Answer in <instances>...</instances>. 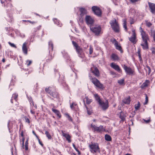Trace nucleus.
I'll return each mask as SVG.
<instances>
[{"label":"nucleus","mask_w":155,"mask_h":155,"mask_svg":"<svg viewBox=\"0 0 155 155\" xmlns=\"http://www.w3.org/2000/svg\"><path fill=\"white\" fill-rule=\"evenodd\" d=\"M139 31L142 38V41L140 45L143 49H147L149 48L147 42L148 40L149 39V36L141 27L140 28Z\"/></svg>","instance_id":"1"},{"label":"nucleus","mask_w":155,"mask_h":155,"mask_svg":"<svg viewBox=\"0 0 155 155\" xmlns=\"http://www.w3.org/2000/svg\"><path fill=\"white\" fill-rule=\"evenodd\" d=\"M19 137L20 140H22V144L23 146H24V143L25 139L26 141L25 143V145L24 148H25V150H28V141L29 140V137L27 133L23 130L21 131Z\"/></svg>","instance_id":"2"},{"label":"nucleus","mask_w":155,"mask_h":155,"mask_svg":"<svg viewBox=\"0 0 155 155\" xmlns=\"http://www.w3.org/2000/svg\"><path fill=\"white\" fill-rule=\"evenodd\" d=\"M90 79L92 83L97 88L103 89L104 88L103 85L101 84L100 81L95 78H93L90 74L89 75Z\"/></svg>","instance_id":"3"},{"label":"nucleus","mask_w":155,"mask_h":155,"mask_svg":"<svg viewBox=\"0 0 155 155\" xmlns=\"http://www.w3.org/2000/svg\"><path fill=\"white\" fill-rule=\"evenodd\" d=\"M45 91L54 97H56L58 95V93L56 91L55 87H49L46 88Z\"/></svg>","instance_id":"4"},{"label":"nucleus","mask_w":155,"mask_h":155,"mask_svg":"<svg viewBox=\"0 0 155 155\" xmlns=\"http://www.w3.org/2000/svg\"><path fill=\"white\" fill-rule=\"evenodd\" d=\"M72 43L75 48V49L78 56L81 58H84V54L82 49L79 46L78 44L75 42L72 41Z\"/></svg>","instance_id":"5"},{"label":"nucleus","mask_w":155,"mask_h":155,"mask_svg":"<svg viewBox=\"0 0 155 155\" xmlns=\"http://www.w3.org/2000/svg\"><path fill=\"white\" fill-rule=\"evenodd\" d=\"M110 24L112 28L115 32H119L120 31L119 26L115 19H114L111 21L110 22Z\"/></svg>","instance_id":"6"},{"label":"nucleus","mask_w":155,"mask_h":155,"mask_svg":"<svg viewBox=\"0 0 155 155\" xmlns=\"http://www.w3.org/2000/svg\"><path fill=\"white\" fill-rule=\"evenodd\" d=\"M90 28L91 31L96 35H98L102 33L101 27L99 25H97L95 26H91Z\"/></svg>","instance_id":"7"},{"label":"nucleus","mask_w":155,"mask_h":155,"mask_svg":"<svg viewBox=\"0 0 155 155\" xmlns=\"http://www.w3.org/2000/svg\"><path fill=\"white\" fill-rule=\"evenodd\" d=\"M91 127L92 130L96 132L97 133H102V132L104 131L105 130V128L103 126L100 125L99 127H97L95 125L91 124Z\"/></svg>","instance_id":"8"},{"label":"nucleus","mask_w":155,"mask_h":155,"mask_svg":"<svg viewBox=\"0 0 155 155\" xmlns=\"http://www.w3.org/2000/svg\"><path fill=\"white\" fill-rule=\"evenodd\" d=\"M91 151L94 153L100 151L98 144L97 143H93L90 145Z\"/></svg>","instance_id":"9"},{"label":"nucleus","mask_w":155,"mask_h":155,"mask_svg":"<svg viewBox=\"0 0 155 155\" xmlns=\"http://www.w3.org/2000/svg\"><path fill=\"white\" fill-rule=\"evenodd\" d=\"M132 35L131 37L129 38V40L133 44H135L137 41V40L135 30L133 29L132 30Z\"/></svg>","instance_id":"10"},{"label":"nucleus","mask_w":155,"mask_h":155,"mask_svg":"<svg viewBox=\"0 0 155 155\" xmlns=\"http://www.w3.org/2000/svg\"><path fill=\"white\" fill-rule=\"evenodd\" d=\"M99 104L101 106L103 110L107 109L109 107L108 102L107 100H106L105 102L101 101L99 103Z\"/></svg>","instance_id":"11"},{"label":"nucleus","mask_w":155,"mask_h":155,"mask_svg":"<svg viewBox=\"0 0 155 155\" xmlns=\"http://www.w3.org/2000/svg\"><path fill=\"white\" fill-rule=\"evenodd\" d=\"M122 66L127 74L131 75L133 74L134 71L130 68L127 67L125 64Z\"/></svg>","instance_id":"12"},{"label":"nucleus","mask_w":155,"mask_h":155,"mask_svg":"<svg viewBox=\"0 0 155 155\" xmlns=\"http://www.w3.org/2000/svg\"><path fill=\"white\" fill-rule=\"evenodd\" d=\"M92 9L94 13L96 15L100 16L101 15V11L100 9L98 7L95 6H93Z\"/></svg>","instance_id":"13"},{"label":"nucleus","mask_w":155,"mask_h":155,"mask_svg":"<svg viewBox=\"0 0 155 155\" xmlns=\"http://www.w3.org/2000/svg\"><path fill=\"white\" fill-rule=\"evenodd\" d=\"M91 71L95 76L98 77L100 76L99 71L97 67L93 66L91 68Z\"/></svg>","instance_id":"14"},{"label":"nucleus","mask_w":155,"mask_h":155,"mask_svg":"<svg viewBox=\"0 0 155 155\" xmlns=\"http://www.w3.org/2000/svg\"><path fill=\"white\" fill-rule=\"evenodd\" d=\"M110 66L111 68L117 71L118 72L120 73L122 72V70L120 67L114 63L112 62L110 64Z\"/></svg>","instance_id":"15"},{"label":"nucleus","mask_w":155,"mask_h":155,"mask_svg":"<svg viewBox=\"0 0 155 155\" xmlns=\"http://www.w3.org/2000/svg\"><path fill=\"white\" fill-rule=\"evenodd\" d=\"M113 43L114 44L116 48L117 49L120 51L121 53L123 52V51L122 49V48L120 45L118 44V42L116 41L115 39H114L112 40V41Z\"/></svg>","instance_id":"16"},{"label":"nucleus","mask_w":155,"mask_h":155,"mask_svg":"<svg viewBox=\"0 0 155 155\" xmlns=\"http://www.w3.org/2000/svg\"><path fill=\"white\" fill-rule=\"evenodd\" d=\"M80 10L81 12L80 15V17L81 18H80V21H82L83 20V16L86 14V10L85 9L83 8H81Z\"/></svg>","instance_id":"17"},{"label":"nucleus","mask_w":155,"mask_h":155,"mask_svg":"<svg viewBox=\"0 0 155 155\" xmlns=\"http://www.w3.org/2000/svg\"><path fill=\"white\" fill-rule=\"evenodd\" d=\"M85 20L87 25L92 24L94 21V19L90 16H86Z\"/></svg>","instance_id":"18"},{"label":"nucleus","mask_w":155,"mask_h":155,"mask_svg":"<svg viewBox=\"0 0 155 155\" xmlns=\"http://www.w3.org/2000/svg\"><path fill=\"white\" fill-rule=\"evenodd\" d=\"M1 2L2 4L4 3V6L6 7L12 6L11 0H1Z\"/></svg>","instance_id":"19"},{"label":"nucleus","mask_w":155,"mask_h":155,"mask_svg":"<svg viewBox=\"0 0 155 155\" xmlns=\"http://www.w3.org/2000/svg\"><path fill=\"white\" fill-rule=\"evenodd\" d=\"M148 5L150 12L153 14H155V4L149 2Z\"/></svg>","instance_id":"20"},{"label":"nucleus","mask_w":155,"mask_h":155,"mask_svg":"<svg viewBox=\"0 0 155 155\" xmlns=\"http://www.w3.org/2000/svg\"><path fill=\"white\" fill-rule=\"evenodd\" d=\"M27 43L25 42L24 43L22 46V50L24 54L25 55L28 54Z\"/></svg>","instance_id":"21"},{"label":"nucleus","mask_w":155,"mask_h":155,"mask_svg":"<svg viewBox=\"0 0 155 155\" xmlns=\"http://www.w3.org/2000/svg\"><path fill=\"white\" fill-rule=\"evenodd\" d=\"M62 133L63 136L66 138L67 140L68 141V143L71 142V136L68 134L65 133L63 131H62Z\"/></svg>","instance_id":"22"},{"label":"nucleus","mask_w":155,"mask_h":155,"mask_svg":"<svg viewBox=\"0 0 155 155\" xmlns=\"http://www.w3.org/2000/svg\"><path fill=\"white\" fill-rule=\"evenodd\" d=\"M111 58L114 61H118L120 60V58L117 54L115 53H113L111 55Z\"/></svg>","instance_id":"23"},{"label":"nucleus","mask_w":155,"mask_h":155,"mask_svg":"<svg viewBox=\"0 0 155 155\" xmlns=\"http://www.w3.org/2000/svg\"><path fill=\"white\" fill-rule=\"evenodd\" d=\"M70 107L71 109L77 111L78 110V106L76 103L73 102L71 104Z\"/></svg>","instance_id":"24"},{"label":"nucleus","mask_w":155,"mask_h":155,"mask_svg":"<svg viewBox=\"0 0 155 155\" xmlns=\"http://www.w3.org/2000/svg\"><path fill=\"white\" fill-rule=\"evenodd\" d=\"M130 101V96H128L125 98L123 100V102L126 104H129Z\"/></svg>","instance_id":"25"},{"label":"nucleus","mask_w":155,"mask_h":155,"mask_svg":"<svg viewBox=\"0 0 155 155\" xmlns=\"http://www.w3.org/2000/svg\"><path fill=\"white\" fill-rule=\"evenodd\" d=\"M49 55L48 56V58L46 59V61L47 62H50L53 58L54 57L53 55H52V53L51 51H49Z\"/></svg>","instance_id":"26"},{"label":"nucleus","mask_w":155,"mask_h":155,"mask_svg":"<svg viewBox=\"0 0 155 155\" xmlns=\"http://www.w3.org/2000/svg\"><path fill=\"white\" fill-rule=\"evenodd\" d=\"M129 13L130 15L133 17L136 15V11L134 8H131L130 9Z\"/></svg>","instance_id":"27"},{"label":"nucleus","mask_w":155,"mask_h":155,"mask_svg":"<svg viewBox=\"0 0 155 155\" xmlns=\"http://www.w3.org/2000/svg\"><path fill=\"white\" fill-rule=\"evenodd\" d=\"M52 110L59 118L61 117V115L59 111L56 109H55L53 108L52 109Z\"/></svg>","instance_id":"28"},{"label":"nucleus","mask_w":155,"mask_h":155,"mask_svg":"<svg viewBox=\"0 0 155 155\" xmlns=\"http://www.w3.org/2000/svg\"><path fill=\"white\" fill-rule=\"evenodd\" d=\"M28 100L29 101L30 104L31 105L33 106L35 108H37V106L35 104L33 101L32 99V98L30 97H28Z\"/></svg>","instance_id":"29"},{"label":"nucleus","mask_w":155,"mask_h":155,"mask_svg":"<svg viewBox=\"0 0 155 155\" xmlns=\"http://www.w3.org/2000/svg\"><path fill=\"white\" fill-rule=\"evenodd\" d=\"M84 102L86 101L87 104H89L92 101V100L91 99H89L87 97H86L84 100Z\"/></svg>","instance_id":"30"},{"label":"nucleus","mask_w":155,"mask_h":155,"mask_svg":"<svg viewBox=\"0 0 155 155\" xmlns=\"http://www.w3.org/2000/svg\"><path fill=\"white\" fill-rule=\"evenodd\" d=\"M94 95L95 99L97 101L98 103L101 101L100 97L97 94H94Z\"/></svg>","instance_id":"31"},{"label":"nucleus","mask_w":155,"mask_h":155,"mask_svg":"<svg viewBox=\"0 0 155 155\" xmlns=\"http://www.w3.org/2000/svg\"><path fill=\"white\" fill-rule=\"evenodd\" d=\"M84 105L85 106L86 108L87 114L89 115L91 114H92V113H93V110L92 109V108H88L86 105L85 103H84Z\"/></svg>","instance_id":"32"},{"label":"nucleus","mask_w":155,"mask_h":155,"mask_svg":"<svg viewBox=\"0 0 155 155\" xmlns=\"http://www.w3.org/2000/svg\"><path fill=\"white\" fill-rule=\"evenodd\" d=\"M48 45L49 50H50L52 52L53 49V44L51 41H50L49 42Z\"/></svg>","instance_id":"33"},{"label":"nucleus","mask_w":155,"mask_h":155,"mask_svg":"<svg viewBox=\"0 0 155 155\" xmlns=\"http://www.w3.org/2000/svg\"><path fill=\"white\" fill-rule=\"evenodd\" d=\"M64 115L68 118L69 121H71L72 122H73V119L68 113L65 114Z\"/></svg>","instance_id":"34"},{"label":"nucleus","mask_w":155,"mask_h":155,"mask_svg":"<svg viewBox=\"0 0 155 155\" xmlns=\"http://www.w3.org/2000/svg\"><path fill=\"white\" fill-rule=\"evenodd\" d=\"M53 20L55 24L59 25L60 27L61 26L62 24L60 23L59 21L57 19L54 18L53 19Z\"/></svg>","instance_id":"35"},{"label":"nucleus","mask_w":155,"mask_h":155,"mask_svg":"<svg viewBox=\"0 0 155 155\" xmlns=\"http://www.w3.org/2000/svg\"><path fill=\"white\" fill-rule=\"evenodd\" d=\"M18 95L16 94H13L12 98H13L15 100V102L16 103V105H17L18 104V103L17 102V99L18 97Z\"/></svg>","instance_id":"36"},{"label":"nucleus","mask_w":155,"mask_h":155,"mask_svg":"<svg viewBox=\"0 0 155 155\" xmlns=\"http://www.w3.org/2000/svg\"><path fill=\"white\" fill-rule=\"evenodd\" d=\"M145 70L146 71L147 73L149 74L151 72V69L150 68L148 65H146L144 68Z\"/></svg>","instance_id":"37"},{"label":"nucleus","mask_w":155,"mask_h":155,"mask_svg":"<svg viewBox=\"0 0 155 155\" xmlns=\"http://www.w3.org/2000/svg\"><path fill=\"white\" fill-rule=\"evenodd\" d=\"M105 140L108 141H111V138L109 135L106 134L105 136Z\"/></svg>","instance_id":"38"},{"label":"nucleus","mask_w":155,"mask_h":155,"mask_svg":"<svg viewBox=\"0 0 155 155\" xmlns=\"http://www.w3.org/2000/svg\"><path fill=\"white\" fill-rule=\"evenodd\" d=\"M7 19L10 22H12L13 20L12 15H8V18H7Z\"/></svg>","instance_id":"39"},{"label":"nucleus","mask_w":155,"mask_h":155,"mask_svg":"<svg viewBox=\"0 0 155 155\" xmlns=\"http://www.w3.org/2000/svg\"><path fill=\"white\" fill-rule=\"evenodd\" d=\"M140 107V105L139 102H138L137 104L135 105V108L136 110H138Z\"/></svg>","instance_id":"40"},{"label":"nucleus","mask_w":155,"mask_h":155,"mask_svg":"<svg viewBox=\"0 0 155 155\" xmlns=\"http://www.w3.org/2000/svg\"><path fill=\"white\" fill-rule=\"evenodd\" d=\"M45 134L46 135L47 137L49 140L51 139V137L48 131H46L45 132Z\"/></svg>","instance_id":"41"},{"label":"nucleus","mask_w":155,"mask_h":155,"mask_svg":"<svg viewBox=\"0 0 155 155\" xmlns=\"http://www.w3.org/2000/svg\"><path fill=\"white\" fill-rule=\"evenodd\" d=\"M32 63V61L31 60H28L26 61L25 64L27 66L30 65Z\"/></svg>","instance_id":"42"},{"label":"nucleus","mask_w":155,"mask_h":155,"mask_svg":"<svg viewBox=\"0 0 155 155\" xmlns=\"http://www.w3.org/2000/svg\"><path fill=\"white\" fill-rule=\"evenodd\" d=\"M124 25V28L125 29V31H127V28L126 26V20L125 19H124V23H123Z\"/></svg>","instance_id":"43"},{"label":"nucleus","mask_w":155,"mask_h":155,"mask_svg":"<svg viewBox=\"0 0 155 155\" xmlns=\"http://www.w3.org/2000/svg\"><path fill=\"white\" fill-rule=\"evenodd\" d=\"M118 83L120 85L124 84V79H122L118 81Z\"/></svg>","instance_id":"44"},{"label":"nucleus","mask_w":155,"mask_h":155,"mask_svg":"<svg viewBox=\"0 0 155 155\" xmlns=\"http://www.w3.org/2000/svg\"><path fill=\"white\" fill-rule=\"evenodd\" d=\"M148 84H149V81H148V80H146V81L144 83H143V84L142 85L144 87H147V86L148 85Z\"/></svg>","instance_id":"45"},{"label":"nucleus","mask_w":155,"mask_h":155,"mask_svg":"<svg viewBox=\"0 0 155 155\" xmlns=\"http://www.w3.org/2000/svg\"><path fill=\"white\" fill-rule=\"evenodd\" d=\"M93 52V48L91 46H90L89 48V54H91Z\"/></svg>","instance_id":"46"},{"label":"nucleus","mask_w":155,"mask_h":155,"mask_svg":"<svg viewBox=\"0 0 155 155\" xmlns=\"http://www.w3.org/2000/svg\"><path fill=\"white\" fill-rule=\"evenodd\" d=\"M8 43L9 44V45H10L11 47L15 48H16V46L14 44L10 42H8Z\"/></svg>","instance_id":"47"},{"label":"nucleus","mask_w":155,"mask_h":155,"mask_svg":"<svg viewBox=\"0 0 155 155\" xmlns=\"http://www.w3.org/2000/svg\"><path fill=\"white\" fill-rule=\"evenodd\" d=\"M148 101V97L147 94H146L145 102L144 103V104H147Z\"/></svg>","instance_id":"48"},{"label":"nucleus","mask_w":155,"mask_h":155,"mask_svg":"<svg viewBox=\"0 0 155 155\" xmlns=\"http://www.w3.org/2000/svg\"><path fill=\"white\" fill-rule=\"evenodd\" d=\"M146 25L147 26L150 27L152 25V24L150 22L147 21L146 22Z\"/></svg>","instance_id":"49"},{"label":"nucleus","mask_w":155,"mask_h":155,"mask_svg":"<svg viewBox=\"0 0 155 155\" xmlns=\"http://www.w3.org/2000/svg\"><path fill=\"white\" fill-rule=\"evenodd\" d=\"M151 50L153 54H155V48H151Z\"/></svg>","instance_id":"50"},{"label":"nucleus","mask_w":155,"mask_h":155,"mask_svg":"<svg viewBox=\"0 0 155 155\" xmlns=\"http://www.w3.org/2000/svg\"><path fill=\"white\" fill-rule=\"evenodd\" d=\"M38 141L39 144L42 147H43L44 146V145L42 143V142L40 141V140L39 139V138H38Z\"/></svg>","instance_id":"51"},{"label":"nucleus","mask_w":155,"mask_h":155,"mask_svg":"<svg viewBox=\"0 0 155 155\" xmlns=\"http://www.w3.org/2000/svg\"><path fill=\"white\" fill-rule=\"evenodd\" d=\"M32 133L36 136V137L37 139H38L39 137L36 134L35 131L33 130L32 131Z\"/></svg>","instance_id":"52"},{"label":"nucleus","mask_w":155,"mask_h":155,"mask_svg":"<svg viewBox=\"0 0 155 155\" xmlns=\"http://www.w3.org/2000/svg\"><path fill=\"white\" fill-rule=\"evenodd\" d=\"M26 122L28 123H29L30 122L29 120L27 118L25 117V118Z\"/></svg>","instance_id":"53"},{"label":"nucleus","mask_w":155,"mask_h":155,"mask_svg":"<svg viewBox=\"0 0 155 155\" xmlns=\"http://www.w3.org/2000/svg\"><path fill=\"white\" fill-rule=\"evenodd\" d=\"M27 21L30 23L33 24H35V23H36V22L35 21H31L29 20H27Z\"/></svg>","instance_id":"54"},{"label":"nucleus","mask_w":155,"mask_h":155,"mask_svg":"<svg viewBox=\"0 0 155 155\" xmlns=\"http://www.w3.org/2000/svg\"><path fill=\"white\" fill-rule=\"evenodd\" d=\"M120 118L122 121H123L125 119V118L123 116H120Z\"/></svg>","instance_id":"55"},{"label":"nucleus","mask_w":155,"mask_h":155,"mask_svg":"<svg viewBox=\"0 0 155 155\" xmlns=\"http://www.w3.org/2000/svg\"><path fill=\"white\" fill-rule=\"evenodd\" d=\"M73 146L76 151L78 150V148L76 147L75 145L74 144H73Z\"/></svg>","instance_id":"56"},{"label":"nucleus","mask_w":155,"mask_h":155,"mask_svg":"<svg viewBox=\"0 0 155 155\" xmlns=\"http://www.w3.org/2000/svg\"><path fill=\"white\" fill-rule=\"evenodd\" d=\"M31 114H35V112L33 110H31Z\"/></svg>","instance_id":"57"},{"label":"nucleus","mask_w":155,"mask_h":155,"mask_svg":"<svg viewBox=\"0 0 155 155\" xmlns=\"http://www.w3.org/2000/svg\"><path fill=\"white\" fill-rule=\"evenodd\" d=\"M76 151L78 152V154L80 155L81 154V153L78 149Z\"/></svg>","instance_id":"58"},{"label":"nucleus","mask_w":155,"mask_h":155,"mask_svg":"<svg viewBox=\"0 0 155 155\" xmlns=\"http://www.w3.org/2000/svg\"><path fill=\"white\" fill-rule=\"evenodd\" d=\"M2 61L3 62H5V59L4 58H3L2 59Z\"/></svg>","instance_id":"59"},{"label":"nucleus","mask_w":155,"mask_h":155,"mask_svg":"<svg viewBox=\"0 0 155 155\" xmlns=\"http://www.w3.org/2000/svg\"><path fill=\"white\" fill-rule=\"evenodd\" d=\"M134 23V21H131L130 22V23L131 24H132Z\"/></svg>","instance_id":"60"},{"label":"nucleus","mask_w":155,"mask_h":155,"mask_svg":"<svg viewBox=\"0 0 155 155\" xmlns=\"http://www.w3.org/2000/svg\"><path fill=\"white\" fill-rule=\"evenodd\" d=\"M21 36L22 37V38H24L25 37V35L24 34H23L22 35H21Z\"/></svg>","instance_id":"61"},{"label":"nucleus","mask_w":155,"mask_h":155,"mask_svg":"<svg viewBox=\"0 0 155 155\" xmlns=\"http://www.w3.org/2000/svg\"><path fill=\"white\" fill-rule=\"evenodd\" d=\"M58 153L60 155H62L61 153V152L60 151H58Z\"/></svg>","instance_id":"62"},{"label":"nucleus","mask_w":155,"mask_h":155,"mask_svg":"<svg viewBox=\"0 0 155 155\" xmlns=\"http://www.w3.org/2000/svg\"><path fill=\"white\" fill-rule=\"evenodd\" d=\"M146 122L147 123H149V122H150V120H146Z\"/></svg>","instance_id":"63"},{"label":"nucleus","mask_w":155,"mask_h":155,"mask_svg":"<svg viewBox=\"0 0 155 155\" xmlns=\"http://www.w3.org/2000/svg\"><path fill=\"white\" fill-rule=\"evenodd\" d=\"M139 58L140 59H141V56L140 55V54H139Z\"/></svg>","instance_id":"64"}]
</instances>
